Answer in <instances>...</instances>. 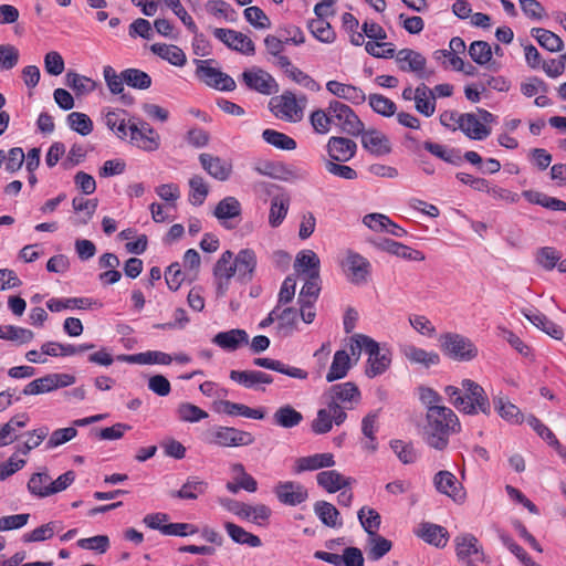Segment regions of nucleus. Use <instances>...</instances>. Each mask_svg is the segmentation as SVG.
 I'll return each instance as SVG.
<instances>
[{
    "instance_id": "f257e3e1",
    "label": "nucleus",
    "mask_w": 566,
    "mask_h": 566,
    "mask_svg": "<svg viewBox=\"0 0 566 566\" xmlns=\"http://www.w3.org/2000/svg\"><path fill=\"white\" fill-rule=\"evenodd\" d=\"M460 430L458 416L450 408L433 407L426 412L420 436L430 448L442 451L447 449L450 436Z\"/></svg>"
},
{
    "instance_id": "f03ea898",
    "label": "nucleus",
    "mask_w": 566,
    "mask_h": 566,
    "mask_svg": "<svg viewBox=\"0 0 566 566\" xmlns=\"http://www.w3.org/2000/svg\"><path fill=\"white\" fill-rule=\"evenodd\" d=\"M444 394L450 402L461 412L467 415H491V403L484 388L471 379H463L461 388L447 386Z\"/></svg>"
},
{
    "instance_id": "7ed1b4c3",
    "label": "nucleus",
    "mask_w": 566,
    "mask_h": 566,
    "mask_svg": "<svg viewBox=\"0 0 566 566\" xmlns=\"http://www.w3.org/2000/svg\"><path fill=\"white\" fill-rule=\"evenodd\" d=\"M326 405L334 410L335 424H342L346 418L347 409H352L353 403L359 402L360 391L358 387L352 382H343L333 385L324 395Z\"/></svg>"
},
{
    "instance_id": "20e7f679",
    "label": "nucleus",
    "mask_w": 566,
    "mask_h": 566,
    "mask_svg": "<svg viewBox=\"0 0 566 566\" xmlns=\"http://www.w3.org/2000/svg\"><path fill=\"white\" fill-rule=\"evenodd\" d=\"M441 348L447 356L458 361H471L479 354L478 347L470 338L455 333L441 336Z\"/></svg>"
},
{
    "instance_id": "39448f33",
    "label": "nucleus",
    "mask_w": 566,
    "mask_h": 566,
    "mask_svg": "<svg viewBox=\"0 0 566 566\" xmlns=\"http://www.w3.org/2000/svg\"><path fill=\"white\" fill-rule=\"evenodd\" d=\"M328 111L333 123L345 134L357 137L363 133L364 123L348 105L333 99L328 104Z\"/></svg>"
},
{
    "instance_id": "423d86ee",
    "label": "nucleus",
    "mask_w": 566,
    "mask_h": 566,
    "mask_svg": "<svg viewBox=\"0 0 566 566\" xmlns=\"http://www.w3.org/2000/svg\"><path fill=\"white\" fill-rule=\"evenodd\" d=\"M255 441L251 432L234 427H214L210 432L209 442L222 448L247 447Z\"/></svg>"
},
{
    "instance_id": "0eeeda50",
    "label": "nucleus",
    "mask_w": 566,
    "mask_h": 566,
    "mask_svg": "<svg viewBox=\"0 0 566 566\" xmlns=\"http://www.w3.org/2000/svg\"><path fill=\"white\" fill-rule=\"evenodd\" d=\"M305 102L306 97L304 95L297 99L294 93L285 91L282 95L272 97L270 105L275 116L289 122H298L303 116V108L300 103Z\"/></svg>"
},
{
    "instance_id": "6e6552de",
    "label": "nucleus",
    "mask_w": 566,
    "mask_h": 566,
    "mask_svg": "<svg viewBox=\"0 0 566 566\" xmlns=\"http://www.w3.org/2000/svg\"><path fill=\"white\" fill-rule=\"evenodd\" d=\"M454 545L458 560L467 566H479L484 562L483 549L474 535L460 534L454 538Z\"/></svg>"
},
{
    "instance_id": "1a4fd4ad",
    "label": "nucleus",
    "mask_w": 566,
    "mask_h": 566,
    "mask_svg": "<svg viewBox=\"0 0 566 566\" xmlns=\"http://www.w3.org/2000/svg\"><path fill=\"white\" fill-rule=\"evenodd\" d=\"M130 143L145 151H155L159 148V134L145 120L129 122Z\"/></svg>"
},
{
    "instance_id": "9d476101",
    "label": "nucleus",
    "mask_w": 566,
    "mask_h": 566,
    "mask_svg": "<svg viewBox=\"0 0 566 566\" xmlns=\"http://www.w3.org/2000/svg\"><path fill=\"white\" fill-rule=\"evenodd\" d=\"M75 382V377L70 374H49L29 382L24 388L23 395H40L52 390L71 386Z\"/></svg>"
},
{
    "instance_id": "9b49d317",
    "label": "nucleus",
    "mask_w": 566,
    "mask_h": 566,
    "mask_svg": "<svg viewBox=\"0 0 566 566\" xmlns=\"http://www.w3.org/2000/svg\"><path fill=\"white\" fill-rule=\"evenodd\" d=\"M242 82L248 88L263 95H271L279 91L275 78L266 71L260 67H253L244 71L241 75Z\"/></svg>"
},
{
    "instance_id": "f8f14e48",
    "label": "nucleus",
    "mask_w": 566,
    "mask_h": 566,
    "mask_svg": "<svg viewBox=\"0 0 566 566\" xmlns=\"http://www.w3.org/2000/svg\"><path fill=\"white\" fill-rule=\"evenodd\" d=\"M213 35L233 51L245 55H253L255 53L254 42L242 32L232 29L216 28L213 29Z\"/></svg>"
},
{
    "instance_id": "ddd939ff",
    "label": "nucleus",
    "mask_w": 566,
    "mask_h": 566,
    "mask_svg": "<svg viewBox=\"0 0 566 566\" xmlns=\"http://www.w3.org/2000/svg\"><path fill=\"white\" fill-rule=\"evenodd\" d=\"M343 269L349 282L356 285L365 284L370 274L369 261L353 251H348L343 262Z\"/></svg>"
},
{
    "instance_id": "4468645a",
    "label": "nucleus",
    "mask_w": 566,
    "mask_h": 566,
    "mask_svg": "<svg viewBox=\"0 0 566 566\" xmlns=\"http://www.w3.org/2000/svg\"><path fill=\"white\" fill-rule=\"evenodd\" d=\"M368 348V360L366 375L374 378L384 374L391 363V355L388 349H380L379 344L375 340H366Z\"/></svg>"
},
{
    "instance_id": "2eb2a0df",
    "label": "nucleus",
    "mask_w": 566,
    "mask_h": 566,
    "mask_svg": "<svg viewBox=\"0 0 566 566\" xmlns=\"http://www.w3.org/2000/svg\"><path fill=\"white\" fill-rule=\"evenodd\" d=\"M453 130L460 129L467 137L474 140H483L491 134V128L478 118L474 113H463L457 118V126Z\"/></svg>"
},
{
    "instance_id": "dca6fc26",
    "label": "nucleus",
    "mask_w": 566,
    "mask_h": 566,
    "mask_svg": "<svg viewBox=\"0 0 566 566\" xmlns=\"http://www.w3.org/2000/svg\"><path fill=\"white\" fill-rule=\"evenodd\" d=\"M274 494L282 504L290 506H296L308 497L306 488L293 481L279 482L274 488Z\"/></svg>"
},
{
    "instance_id": "f3484780",
    "label": "nucleus",
    "mask_w": 566,
    "mask_h": 566,
    "mask_svg": "<svg viewBox=\"0 0 566 566\" xmlns=\"http://www.w3.org/2000/svg\"><path fill=\"white\" fill-rule=\"evenodd\" d=\"M326 150L329 156L328 160L347 163L355 157L357 144L346 137L332 136L326 144Z\"/></svg>"
},
{
    "instance_id": "a211bd4d",
    "label": "nucleus",
    "mask_w": 566,
    "mask_h": 566,
    "mask_svg": "<svg viewBox=\"0 0 566 566\" xmlns=\"http://www.w3.org/2000/svg\"><path fill=\"white\" fill-rule=\"evenodd\" d=\"M230 379L247 389L265 391L263 385L273 384L272 375L261 370H231Z\"/></svg>"
},
{
    "instance_id": "6ab92c4d",
    "label": "nucleus",
    "mask_w": 566,
    "mask_h": 566,
    "mask_svg": "<svg viewBox=\"0 0 566 566\" xmlns=\"http://www.w3.org/2000/svg\"><path fill=\"white\" fill-rule=\"evenodd\" d=\"M433 483L438 492L450 496L453 501L461 503L465 499V493L461 483L450 471H439L434 474Z\"/></svg>"
},
{
    "instance_id": "aec40b11",
    "label": "nucleus",
    "mask_w": 566,
    "mask_h": 566,
    "mask_svg": "<svg viewBox=\"0 0 566 566\" xmlns=\"http://www.w3.org/2000/svg\"><path fill=\"white\" fill-rule=\"evenodd\" d=\"M363 147L374 156H385L391 153L389 138L376 128L363 129L359 134Z\"/></svg>"
},
{
    "instance_id": "412c9836",
    "label": "nucleus",
    "mask_w": 566,
    "mask_h": 566,
    "mask_svg": "<svg viewBox=\"0 0 566 566\" xmlns=\"http://www.w3.org/2000/svg\"><path fill=\"white\" fill-rule=\"evenodd\" d=\"M202 168L214 179L226 181L232 174V164L210 154H201L199 156Z\"/></svg>"
},
{
    "instance_id": "4be33fe9",
    "label": "nucleus",
    "mask_w": 566,
    "mask_h": 566,
    "mask_svg": "<svg viewBox=\"0 0 566 566\" xmlns=\"http://www.w3.org/2000/svg\"><path fill=\"white\" fill-rule=\"evenodd\" d=\"M233 266L239 281L242 283L250 282L256 268L255 252L251 249L241 250L237 256L233 258Z\"/></svg>"
},
{
    "instance_id": "5701e85b",
    "label": "nucleus",
    "mask_w": 566,
    "mask_h": 566,
    "mask_svg": "<svg viewBox=\"0 0 566 566\" xmlns=\"http://www.w3.org/2000/svg\"><path fill=\"white\" fill-rule=\"evenodd\" d=\"M400 353L410 364L420 365L424 368H430L431 366H436L440 363V356L438 353L427 352L412 344H405L400 346Z\"/></svg>"
},
{
    "instance_id": "b1692460",
    "label": "nucleus",
    "mask_w": 566,
    "mask_h": 566,
    "mask_svg": "<svg viewBox=\"0 0 566 566\" xmlns=\"http://www.w3.org/2000/svg\"><path fill=\"white\" fill-rule=\"evenodd\" d=\"M253 365L258 367H262L265 369H270L285 376H289L294 379L306 380L308 378V373L305 369L290 366L284 364L281 360L268 358V357H259L253 359Z\"/></svg>"
},
{
    "instance_id": "393cba45",
    "label": "nucleus",
    "mask_w": 566,
    "mask_h": 566,
    "mask_svg": "<svg viewBox=\"0 0 566 566\" xmlns=\"http://www.w3.org/2000/svg\"><path fill=\"white\" fill-rule=\"evenodd\" d=\"M212 343L224 350L234 352L241 346L249 344V335L244 329L233 328L216 334Z\"/></svg>"
},
{
    "instance_id": "a878e982",
    "label": "nucleus",
    "mask_w": 566,
    "mask_h": 566,
    "mask_svg": "<svg viewBox=\"0 0 566 566\" xmlns=\"http://www.w3.org/2000/svg\"><path fill=\"white\" fill-rule=\"evenodd\" d=\"M416 535L426 543L439 548L447 545L449 537L448 531L444 527L429 522L421 523L416 531Z\"/></svg>"
},
{
    "instance_id": "bb28decb",
    "label": "nucleus",
    "mask_w": 566,
    "mask_h": 566,
    "mask_svg": "<svg viewBox=\"0 0 566 566\" xmlns=\"http://www.w3.org/2000/svg\"><path fill=\"white\" fill-rule=\"evenodd\" d=\"M329 93L338 98L346 99L353 104H363L366 101V94L357 86L344 84L338 81H329L326 83Z\"/></svg>"
},
{
    "instance_id": "cd10ccee",
    "label": "nucleus",
    "mask_w": 566,
    "mask_h": 566,
    "mask_svg": "<svg viewBox=\"0 0 566 566\" xmlns=\"http://www.w3.org/2000/svg\"><path fill=\"white\" fill-rule=\"evenodd\" d=\"M377 247L382 251H386L392 255L399 256L405 260L423 261L426 259L424 254L421 251L415 250L408 245H405L400 242L390 239L381 240L379 243H377Z\"/></svg>"
},
{
    "instance_id": "c85d7f7f",
    "label": "nucleus",
    "mask_w": 566,
    "mask_h": 566,
    "mask_svg": "<svg viewBox=\"0 0 566 566\" xmlns=\"http://www.w3.org/2000/svg\"><path fill=\"white\" fill-rule=\"evenodd\" d=\"M335 464L332 453H316L308 457L298 458L295 462V473L304 471H314L323 468H331Z\"/></svg>"
},
{
    "instance_id": "c756f323",
    "label": "nucleus",
    "mask_w": 566,
    "mask_h": 566,
    "mask_svg": "<svg viewBox=\"0 0 566 566\" xmlns=\"http://www.w3.org/2000/svg\"><path fill=\"white\" fill-rule=\"evenodd\" d=\"M396 62L403 72H422L426 67V59L419 52L411 49H401L396 54Z\"/></svg>"
},
{
    "instance_id": "7c9ffc66",
    "label": "nucleus",
    "mask_w": 566,
    "mask_h": 566,
    "mask_svg": "<svg viewBox=\"0 0 566 566\" xmlns=\"http://www.w3.org/2000/svg\"><path fill=\"white\" fill-rule=\"evenodd\" d=\"M319 258L312 250H303L297 253L294 269L300 274H305L308 276L318 277L319 275Z\"/></svg>"
},
{
    "instance_id": "2f4dec72",
    "label": "nucleus",
    "mask_w": 566,
    "mask_h": 566,
    "mask_svg": "<svg viewBox=\"0 0 566 566\" xmlns=\"http://www.w3.org/2000/svg\"><path fill=\"white\" fill-rule=\"evenodd\" d=\"M317 484L326 490L328 493H335L348 485L354 481L346 478L336 470L322 471L316 475Z\"/></svg>"
},
{
    "instance_id": "473e14b6",
    "label": "nucleus",
    "mask_w": 566,
    "mask_h": 566,
    "mask_svg": "<svg viewBox=\"0 0 566 566\" xmlns=\"http://www.w3.org/2000/svg\"><path fill=\"white\" fill-rule=\"evenodd\" d=\"M493 405L500 417L511 423H521L523 415L517 406L512 403L506 396L499 394L493 397Z\"/></svg>"
},
{
    "instance_id": "72a5a7b5",
    "label": "nucleus",
    "mask_w": 566,
    "mask_h": 566,
    "mask_svg": "<svg viewBox=\"0 0 566 566\" xmlns=\"http://www.w3.org/2000/svg\"><path fill=\"white\" fill-rule=\"evenodd\" d=\"M208 483L197 476H190L178 491H172L170 496L182 500H197L208 490Z\"/></svg>"
},
{
    "instance_id": "f704fd0d",
    "label": "nucleus",
    "mask_w": 566,
    "mask_h": 566,
    "mask_svg": "<svg viewBox=\"0 0 566 566\" xmlns=\"http://www.w3.org/2000/svg\"><path fill=\"white\" fill-rule=\"evenodd\" d=\"M413 99L416 102V109L420 114L430 117L436 111V95L433 91L427 85L421 84L415 90Z\"/></svg>"
},
{
    "instance_id": "c9c22d12",
    "label": "nucleus",
    "mask_w": 566,
    "mask_h": 566,
    "mask_svg": "<svg viewBox=\"0 0 566 566\" xmlns=\"http://www.w3.org/2000/svg\"><path fill=\"white\" fill-rule=\"evenodd\" d=\"M154 54L158 55L163 60L168 61L170 64L176 66H184L187 62L185 52L177 45L154 43L150 46Z\"/></svg>"
},
{
    "instance_id": "e433bc0d",
    "label": "nucleus",
    "mask_w": 566,
    "mask_h": 566,
    "mask_svg": "<svg viewBox=\"0 0 566 566\" xmlns=\"http://www.w3.org/2000/svg\"><path fill=\"white\" fill-rule=\"evenodd\" d=\"M220 410L229 416H242L250 419L262 420L265 417L263 408H250L243 403L229 400L220 401Z\"/></svg>"
},
{
    "instance_id": "4c0bfd02",
    "label": "nucleus",
    "mask_w": 566,
    "mask_h": 566,
    "mask_svg": "<svg viewBox=\"0 0 566 566\" xmlns=\"http://www.w3.org/2000/svg\"><path fill=\"white\" fill-rule=\"evenodd\" d=\"M303 421V415L291 405L279 407L273 413L274 424L284 429H291L298 426Z\"/></svg>"
},
{
    "instance_id": "58836bf2",
    "label": "nucleus",
    "mask_w": 566,
    "mask_h": 566,
    "mask_svg": "<svg viewBox=\"0 0 566 566\" xmlns=\"http://www.w3.org/2000/svg\"><path fill=\"white\" fill-rule=\"evenodd\" d=\"M350 368V358L346 350H337L334 354V358L329 370L326 375L328 382L344 378Z\"/></svg>"
},
{
    "instance_id": "ea45409f",
    "label": "nucleus",
    "mask_w": 566,
    "mask_h": 566,
    "mask_svg": "<svg viewBox=\"0 0 566 566\" xmlns=\"http://www.w3.org/2000/svg\"><path fill=\"white\" fill-rule=\"evenodd\" d=\"M241 212L242 208L239 200L235 197L228 196L218 202L214 208L213 216L218 220L224 221L240 217Z\"/></svg>"
},
{
    "instance_id": "a19ab883",
    "label": "nucleus",
    "mask_w": 566,
    "mask_h": 566,
    "mask_svg": "<svg viewBox=\"0 0 566 566\" xmlns=\"http://www.w3.org/2000/svg\"><path fill=\"white\" fill-rule=\"evenodd\" d=\"M531 34L537 40L539 45L549 52H559L563 50V40L554 32L543 29L533 28Z\"/></svg>"
},
{
    "instance_id": "79ce46f5",
    "label": "nucleus",
    "mask_w": 566,
    "mask_h": 566,
    "mask_svg": "<svg viewBox=\"0 0 566 566\" xmlns=\"http://www.w3.org/2000/svg\"><path fill=\"white\" fill-rule=\"evenodd\" d=\"M314 512L321 522L328 527H339L343 524L338 522V510L329 502L317 501L314 504Z\"/></svg>"
},
{
    "instance_id": "37998d69",
    "label": "nucleus",
    "mask_w": 566,
    "mask_h": 566,
    "mask_svg": "<svg viewBox=\"0 0 566 566\" xmlns=\"http://www.w3.org/2000/svg\"><path fill=\"white\" fill-rule=\"evenodd\" d=\"M34 337L31 329L14 326L0 325V339L11 340L18 345L30 343Z\"/></svg>"
},
{
    "instance_id": "c03bdc74",
    "label": "nucleus",
    "mask_w": 566,
    "mask_h": 566,
    "mask_svg": "<svg viewBox=\"0 0 566 566\" xmlns=\"http://www.w3.org/2000/svg\"><path fill=\"white\" fill-rule=\"evenodd\" d=\"M224 528L231 539L238 544H247L251 547H259L262 544L259 536L247 532L243 527L232 522H226Z\"/></svg>"
},
{
    "instance_id": "a18cd8bd",
    "label": "nucleus",
    "mask_w": 566,
    "mask_h": 566,
    "mask_svg": "<svg viewBox=\"0 0 566 566\" xmlns=\"http://www.w3.org/2000/svg\"><path fill=\"white\" fill-rule=\"evenodd\" d=\"M423 147L430 154L444 160L446 163L452 164L454 166H459L462 163V156L459 149L446 148L444 146L432 142H424Z\"/></svg>"
},
{
    "instance_id": "49530a36",
    "label": "nucleus",
    "mask_w": 566,
    "mask_h": 566,
    "mask_svg": "<svg viewBox=\"0 0 566 566\" xmlns=\"http://www.w3.org/2000/svg\"><path fill=\"white\" fill-rule=\"evenodd\" d=\"M392 547V543L384 536L377 534L368 536L367 556L370 560H379Z\"/></svg>"
},
{
    "instance_id": "de8ad7c7",
    "label": "nucleus",
    "mask_w": 566,
    "mask_h": 566,
    "mask_svg": "<svg viewBox=\"0 0 566 566\" xmlns=\"http://www.w3.org/2000/svg\"><path fill=\"white\" fill-rule=\"evenodd\" d=\"M290 199L286 196H275L271 200L269 223L271 227H279L287 214Z\"/></svg>"
},
{
    "instance_id": "09e8293b",
    "label": "nucleus",
    "mask_w": 566,
    "mask_h": 566,
    "mask_svg": "<svg viewBox=\"0 0 566 566\" xmlns=\"http://www.w3.org/2000/svg\"><path fill=\"white\" fill-rule=\"evenodd\" d=\"M65 83L71 87L77 95L88 94L96 88V83L84 75L69 71L65 75Z\"/></svg>"
},
{
    "instance_id": "8fccbe9b",
    "label": "nucleus",
    "mask_w": 566,
    "mask_h": 566,
    "mask_svg": "<svg viewBox=\"0 0 566 566\" xmlns=\"http://www.w3.org/2000/svg\"><path fill=\"white\" fill-rule=\"evenodd\" d=\"M91 304V300L86 297L50 298L46 307L51 312H61L66 308H87Z\"/></svg>"
},
{
    "instance_id": "3c124183",
    "label": "nucleus",
    "mask_w": 566,
    "mask_h": 566,
    "mask_svg": "<svg viewBox=\"0 0 566 566\" xmlns=\"http://www.w3.org/2000/svg\"><path fill=\"white\" fill-rule=\"evenodd\" d=\"M262 138L268 144L282 150H294L296 148V142L292 137L274 129H264Z\"/></svg>"
},
{
    "instance_id": "603ef678",
    "label": "nucleus",
    "mask_w": 566,
    "mask_h": 566,
    "mask_svg": "<svg viewBox=\"0 0 566 566\" xmlns=\"http://www.w3.org/2000/svg\"><path fill=\"white\" fill-rule=\"evenodd\" d=\"M357 515L368 536L377 534V531L380 527L381 517L376 510L364 506L358 511Z\"/></svg>"
},
{
    "instance_id": "864d4df0",
    "label": "nucleus",
    "mask_w": 566,
    "mask_h": 566,
    "mask_svg": "<svg viewBox=\"0 0 566 566\" xmlns=\"http://www.w3.org/2000/svg\"><path fill=\"white\" fill-rule=\"evenodd\" d=\"M378 411H371L367 413L361 420V432L368 439L365 448L375 451L377 449L375 432L377 431L378 424Z\"/></svg>"
},
{
    "instance_id": "5fc2aeb1",
    "label": "nucleus",
    "mask_w": 566,
    "mask_h": 566,
    "mask_svg": "<svg viewBox=\"0 0 566 566\" xmlns=\"http://www.w3.org/2000/svg\"><path fill=\"white\" fill-rule=\"evenodd\" d=\"M189 187L190 203L193 206H201L209 193V188L205 179L201 176L196 175L189 179Z\"/></svg>"
},
{
    "instance_id": "6e6d98bb",
    "label": "nucleus",
    "mask_w": 566,
    "mask_h": 566,
    "mask_svg": "<svg viewBox=\"0 0 566 566\" xmlns=\"http://www.w3.org/2000/svg\"><path fill=\"white\" fill-rule=\"evenodd\" d=\"M125 83L137 90H147L151 85V77L138 69H126L123 71Z\"/></svg>"
},
{
    "instance_id": "4d7b16f0",
    "label": "nucleus",
    "mask_w": 566,
    "mask_h": 566,
    "mask_svg": "<svg viewBox=\"0 0 566 566\" xmlns=\"http://www.w3.org/2000/svg\"><path fill=\"white\" fill-rule=\"evenodd\" d=\"M311 33L321 42L332 43L335 41V32L331 24L324 19H314L308 22Z\"/></svg>"
},
{
    "instance_id": "13d9d810",
    "label": "nucleus",
    "mask_w": 566,
    "mask_h": 566,
    "mask_svg": "<svg viewBox=\"0 0 566 566\" xmlns=\"http://www.w3.org/2000/svg\"><path fill=\"white\" fill-rule=\"evenodd\" d=\"M333 423H335L334 410H331L327 406V408H322L317 411L311 427L316 434H324L332 430Z\"/></svg>"
},
{
    "instance_id": "bf43d9fd",
    "label": "nucleus",
    "mask_w": 566,
    "mask_h": 566,
    "mask_svg": "<svg viewBox=\"0 0 566 566\" xmlns=\"http://www.w3.org/2000/svg\"><path fill=\"white\" fill-rule=\"evenodd\" d=\"M67 124L71 129L82 136H87L93 130L92 119L84 113L73 112L66 117Z\"/></svg>"
},
{
    "instance_id": "052dcab7",
    "label": "nucleus",
    "mask_w": 566,
    "mask_h": 566,
    "mask_svg": "<svg viewBox=\"0 0 566 566\" xmlns=\"http://www.w3.org/2000/svg\"><path fill=\"white\" fill-rule=\"evenodd\" d=\"M368 103L374 112L386 117L392 116L397 111L396 104L381 94H370Z\"/></svg>"
},
{
    "instance_id": "680f3d73",
    "label": "nucleus",
    "mask_w": 566,
    "mask_h": 566,
    "mask_svg": "<svg viewBox=\"0 0 566 566\" xmlns=\"http://www.w3.org/2000/svg\"><path fill=\"white\" fill-rule=\"evenodd\" d=\"M214 277L232 279L235 275L233 266V253L228 250L224 251L213 268Z\"/></svg>"
},
{
    "instance_id": "e2e57ef3",
    "label": "nucleus",
    "mask_w": 566,
    "mask_h": 566,
    "mask_svg": "<svg viewBox=\"0 0 566 566\" xmlns=\"http://www.w3.org/2000/svg\"><path fill=\"white\" fill-rule=\"evenodd\" d=\"M492 48L485 41H474L469 46V55L480 65L489 63L492 59Z\"/></svg>"
},
{
    "instance_id": "0e129e2a",
    "label": "nucleus",
    "mask_w": 566,
    "mask_h": 566,
    "mask_svg": "<svg viewBox=\"0 0 566 566\" xmlns=\"http://www.w3.org/2000/svg\"><path fill=\"white\" fill-rule=\"evenodd\" d=\"M178 418L185 422H198L208 418V413L190 402H182L177 408Z\"/></svg>"
},
{
    "instance_id": "69168bd1",
    "label": "nucleus",
    "mask_w": 566,
    "mask_h": 566,
    "mask_svg": "<svg viewBox=\"0 0 566 566\" xmlns=\"http://www.w3.org/2000/svg\"><path fill=\"white\" fill-rule=\"evenodd\" d=\"M276 317L279 321L277 329L285 334H290L297 325L298 311L294 307H286L279 311Z\"/></svg>"
},
{
    "instance_id": "338daca9",
    "label": "nucleus",
    "mask_w": 566,
    "mask_h": 566,
    "mask_svg": "<svg viewBox=\"0 0 566 566\" xmlns=\"http://www.w3.org/2000/svg\"><path fill=\"white\" fill-rule=\"evenodd\" d=\"M51 476L48 472H38L32 474L28 482V490L39 496L46 497L49 494H44L50 489Z\"/></svg>"
},
{
    "instance_id": "774afa93",
    "label": "nucleus",
    "mask_w": 566,
    "mask_h": 566,
    "mask_svg": "<svg viewBox=\"0 0 566 566\" xmlns=\"http://www.w3.org/2000/svg\"><path fill=\"white\" fill-rule=\"evenodd\" d=\"M560 259V253L553 247L541 248L536 253L537 263L547 271L553 270Z\"/></svg>"
}]
</instances>
